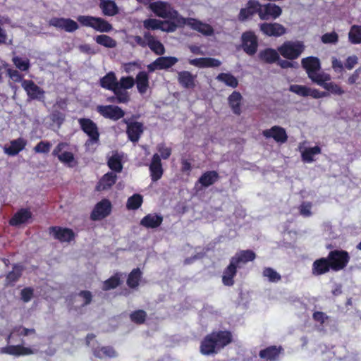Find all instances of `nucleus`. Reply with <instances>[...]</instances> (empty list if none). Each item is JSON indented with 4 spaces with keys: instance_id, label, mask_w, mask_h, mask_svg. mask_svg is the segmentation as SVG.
<instances>
[{
    "instance_id": "nucleus-1",
    "label": "nucleus",
    "mask_w": 361,
    "mask_h": 361,
    "mask_svg": "<svg viewBox=\"0 0 361 361\" xmlns=\"http://www.w3.org/2000/svg\"><path fill=\"white\" fill-rule=\"evenodd\" d=\"M233 341L231 331L214 330L207 334L201 341L200 352L203 355H214Z\"/></svg>"
},
{
    "instance_id": "nucleus-2",
    "label": "nucleus",
    "mask_w": 361,
    "mask_h": 361,
    "mask_svg": "<svg viewBox=\"0 0 361 361\" xmlns=\"http://www.w3.org/2000/svg\"><path fill=\"white\" fill-rule=\"evenodd\" d=\"M304 69L306 71L309 78L314 83L321 82V79L328 78L327 73L319 72L321 64L319 59L317 57L309 56L301 61Z\"/></svg>"
},
{
    "instance_id": "nucleus-3",
    "label": "nucleus",
    "mask_w": 361,
    "mask_h": 361,
    "mask_svg": "<svg viewBox=\"0 0 361 361\" xmlns=\"http://www.w3.org/2000/svg\"><path fill=\"white\" fill-rule=\"evenodd\" d=\"M78 121L81 130L88 136L85 144L86 148L89 149L92 145H98L100 133L97 125L87 118H80Z\"/></svg>"
},
{
    "instance_id": "nucleus-4",
    "label": "nucleus",
    "mask_w": 361,
    "mask_h": 361,
    "mask_svg": "<svg viewBox=\"0 0 361 361\" xmlns=\"http://www.w3.org/2000/svg\"><path fill=\"white\" fill-rule=\"evenodd\" d=\"M149 8L157 16L176 20L178 25L179 18H183L177 11L173 9L169 3L165 1H158L150 3Z\"/></svg>"
},
{
    "instance_id": "nucleus-5",
    "label": "nucleus",
    "mask_w": 361,
    "mask_h": 361,
    "mask_svg": "<svg viewBox=\"0 0 361 361\" xmlns=\"http://www.w3.org/2000/svg\"><path fill=\"white\" fill-rule=\"evenodd\" d=\"M304 49L303 42L300 41H287L278 48L282 56L290 60L298 58Z\"/></svg>"
},
{
    "instance_id": "nucleus-6",
    "label": "nucleus",
    "mask_w": 361,
    "mask_h": 361,
    "mask_svg": "<svg viewBox=\"0 0 361 361\" xmlns=\"http://www.w3.org/2000/svg\"><path fill=\"white\" fill-rule=\"evenodd\" d=\"M334 271L343 269L349 261V255L346 251L334 250L329 252L326 258Z\"/></svg>"
},
{
    "instance_id": "nucleus-7",
    "label": "nucleus",
    "mask_w": 361,
    "mask_h": 361,
    "mask_svg": "<svg viewBox=\"0 0 361 361\" xmlns=\"http://www.w3.org/2000/svg\"><path fill=\"white\" fill-rule=\"evenodd\" d=\"M187 25L192 30H196L203 35L205 36H212L214 35V29L213 27L205 23H203L199 20L189 18H179V25Z\"/></svg>"
},
{
    "instance_id": "nucleus-8",
    "label": "nucleus",
    "mask_w": 361,
    "mask_h": 361,
    "mask_svg": "<svg viewBox=\"0 0 361 361\" xmlns=\"http://www.w3.org/2000/svg\"><path fill=\"white\" fill-rule=\"evenodd\" d=\"M68 147L66 142H60L54 149L52 155L57 157L58 159L63 164L69 167L75 165L74 155L71 152L63 151Z\"/></svg>"
},
{
    "instance_id": "nucleus-9",
    "label": "nucleus",
    "mask_w": 361,
    "mask_h": 361,
    "mask_svg": "<svg viewBox=\"0 0 361 361\" xmlns=\"http://www.w3.org/2000/svg\"><path fill=\"white\" fill-rule=\"evenodd\" d=\"M96 109L104 118L112 121H118L125 115V112L121 107L114 105H99Z\"/></svg>"
},
{
    "instance_id": "nucleus-10",
    "label": "nucleus",
    "mask_w": 361,
    "mask_h": 361,
    "mask_svg": "<svg viewBox=\"0 0 361 361\" xmlns=\"http://www.w3.org/2000/svg\"><path fill=\"white\" fill-rule=\"evenodd\" d=\"M282 10L281 7L274 4H260L258 15L261 20H267L276 19L281 16Z\"/></svg>"
},
{
    "instance_id": "nucleus-11",
    "label": "nucleus",
    "mask_w": 361,
    "mask_h": 361,
    "mask_svg": "<svg viewBox=\"0 0 361 361\" xmlns=\"http://www.w3.org/2000/svg\"><path fill=\"white\" fill-rule=\"evenodd\" d=\"M36 331L33 328H25L22 326H15L6 337L7 343H23V340L22 337L35 335Z\"/></svg>"
},
{
    "instance_id": "nucleus-12",
    "label": "nucleus",
    "mask_w": 361,
    "mask_h": 361,
    "mask_svg": "<svg viewBox=\"0 0 361 361\" xmlns=\"http://www.w3.org/2000/svg\"><path fill=\"white\" fill-rule=\"evenodd\" d=\"M111 211V204L107 199H103L99 202L92 210L90 218L93 221L103 219L109 216Z\"/></svg>"
},
{
    "instance_id": "nucleus-13",
    "label": "nucleus",
    "mask_w": 361,
    "mask_h": 361,
    "mask_svg": "<svg viewBox=\"0 0 361 361\" xmlns=\"http://www.w3.org/2000/svg\"><path fill=\"white\" fill-rule=\"evenodd\" d=\"M258 47L257 38L255 35L251 32H247L242 35V48L248 55H254Z\"/></svg>"
},
{
    "instance_id": "nucleus-14",
    "label": "nucleus",
    "mask_w": 361,
    "mask_h": 361,
    "mask_svg": "<svg viewBox=\"0 0 361 361\" xmlns=\"http://www.w3.org/2000/svg\"><path fill=\"white\" fill-rule=\"evenodd\" d=\"M22 87L26 92L30 99L41 100L44 97V91L32 80H27L23 81Z\"/></svg>"
},
{
    "instance_id": "nucleus-15",
    "label": "nucleus",
    "mask_w": 361,
    "mask_h": 361,
    "mask_svg": "<svg viewBox=\"0 0 361 361\" xmlns=\"http://www.w3.org/2000/svg\"><path fill=\"white\" fill-rule=\"evenodd\" d=\"M49 231L50 235L61 243L71 242L75 236L73 230L68 228L52 226L49 228Z\"/></svg>"
},
{
    "instance_id": "nucleus-16",
    "label": "nucleus",
    "mask_w": 361,
    "mask_h": 361,
    "mask_svg": "<svg viewBox=\"0 0 361 361\" xmlns=\"http://www.w3.org/2000/svg\"><path fill=\"white\" fill-rule=\"evenodd\" d=\"M49 25L68 32H73L78 29V23L71 18H53L49 20Z\"/></svg>"
},
{
    "instance_id": "nucleus-17",
    "label": "nucleus",
    "mask_w": 361,
    "mask_h": 361,
    "mask_svg": "<svg viewBox=\"0 0 361 361\" xmlns=\"http://www.w3.org/2000/svg\"><path fill=\"white\" fill-rule=\"evenodd\" d=\"M27 144V142L25 138L18 137L5 145L3 148L4 152L8 156H16L25 148Z\"/></svg>"
},
{
    "instance_id": "nucleus-18",
    "label": "nucleus",
    "mask_w": 361,
    "mask_h": 361,
    "mask_svg": "<svg viewBox=\"0 0 361 361\" xmlns=\"http://www.w3.org/2000/svg\"><path fill=\"white\" fill-rule=\"evenodd\" d=\"M283 351V348L281 345H270L261 350L259 357L262 361H277Z\"/></svg>"
},
{
    "instance_id": "nucleus-19",
    "label": "nucleus",
    "mask_w": 361,
    "mask_h": 361,
    "mask_svg": "<svg viewBox=\"0 0 361 361\" xmlns=\"http://www.w3.org/2000/svg\"><path fill=\"white\" fill-rule=\"evenodd\" d=\"M1 353L13 355L16 357L29 355L34 353V351L28 347H25L23 345H7L1 349Z\"/></svg>"
},
{
    "instance_id": "nucleus-20",
    "label": "nucleus",
    "mask_w": 361,
    "mask_h": 361,
    "mask_svg": "<svg viewBox=\"0 0 361 361\" xmlns=\"http://www.w3.org/2000/svg\"><path fill=\"white\" fill-rule=\"evenodd\" d=\"M260 30L266 35L271 37H279L286 33V28L281 24L274 23H262L259 25Z\"/></svg>"
},
{
    "instance_id": "nucleus-21",
    "label": "nucleus",
    "mask_w": 361,
    "mask_h": 361,
    "mask_svg": "<svg viewBox=\"0 0 361 361\" xmlns=\"http://www.w3.org/2000/svg\"><path fill=\"white\" fill-rule=\"evenodd\" d=\"M262 135L266 138H273L276 142L284 143L287 141L288 136L284 128L275 126L270 129L262 131Z\"/></svg>"
},
{
    "instance_id": "nucleus-22",
    "label": "nucleus",
    "mask_w": 361,
    "mask_h": 361,
    "mask_svg": "<svg viewBox=\"0 0 361 361\" xmlns=\"http://www.w3.org/2000/svg\"><path fill=\"white\" fill-rule=\"evenodd\" d=\"M178 81L185 89H194L196 87L197 75L190 71H183L178 73Z\"/></svg>"
},
{
    "instance_id": "nucleus-23",
    "label": "nucleus",
    "mask_w": 361,
    "mask_h": 361,
    "mask_svg": "<svg viewBox=\"0 0 361 361\" xmlns=\"http://www.w3.org/2000/svg\"><path fill=\"white\" fill-rule=\"evenodd\" d=\"M126 123L127 124L126 133L129 140L133 142H137L139 140L142 133H143L142 123L137 121H126Z\"/></svg>"
},
{
    "instance_id": "nucleus-24",
    "label": "nucleus",
    "mask_w": 361,
    "mask_h": 361,
    "mask_svg": "<svg viewBox=\"0 0 361 361\" xmlns=\"http://www.w3.org/2000/svg\"><path fill=\"white\" fill-rule=\"evenodd\" d=\"M149 171L152 180L157 181L163 175V169L161 163V157L158 154L153 155L151 164L149 165Z\"/></svg>"
},
{
    "instance_id": "nucleus-25",
    "label": "nucleus",
    "mask_w": 361,
    "mask_h": 361,
    "mask_svg": "<svg viewBox=\"0 0 361 361\" xmlns=\"http://www.w3.org/2000/svg\"><path fill=\"white\" fill-rule=\"evenodd\" d=\"M259 11V3L255 0H250L246 6L241 8L238 15V20L244 21Z\"/></svg>"
},
{
    "instance_id": "nucleus-26",
    "label": "nucleus",
    "mask_w": 361,
    "mask_h": 361,
    "mask_svg": "<svg viewBox=\"0 0 361 361\" xmlns=\"http://www.w3.org/2000/svg\"><path fill=\"white\" fill-rule=\"evenodd\" d=\"M328 78L321 79V82H318L317 84L326 90H327L328 93H331L335 95H342L345 93V91L340 87L338 85L336 84L334 82H331V76L329 74H327Z\"/></svg>"
},
{
    "instance_id": "nucleus-27",
    "label": "nucleus",
    "mask_w": 361,
    "mask_h": 361,
    "mask_svg": "<svg viewBox=\"0 0 361 361\" xmlns=\"http://www.w3.org/2000/svg\"><path fill=\"white\" fill-rule=\"evenodd\" d=\"M255 257L256 255L255 252L252 250H242L237 252L231 259V261L238 267H240L241 264H245L248 262L253 261L255 259Z\"/></svg>"
},
{
    "instance_id": "nucleus-28",
    "label": "nucleus",
    "mask_w": 361,
    "mask_h": 361,
    "mask_svg": "<svg viewBox=\"0 0 361 361\" xmlns=\"http://www.w3.org/2000/svg\"><path fill=\"white\" fill-rule=\"evenodd\" d=\"M144 37L146 39L147 46L157 55H162L165 52L164 45L157 40L149 32H144Z\"/></svg>"
},
{
    "instance_id": "nucleus-29",
    "label": "nucleus",
    "mask_w": 361,
    "mask_h": 361,
    "mask_svg": "<svg viewBox=\"0 0 361 361\" xmlns=\"http://www.w3.org/2000/svg\"><path fill=\"white\" fill-rule=\"evenodd\" d=\"M32 218V213L28 209H21L11 219L9 224L11 226H19L28 222Z\"/></svg>"
},
{
    "instance_id": "nucleus-30",
    "label": "nucleus",
    "mask_w": 361,
    "mask_h": 361,
    "mask_svg": "<svg viewBox=\"0 0 361 361\" xmlns=\"http://www.w3.org/2000/svg\"><path fill=\"white\" fill-rule=\"evenodd\" d=\"M163 221V217L157 214H149L140 221V225L147 228L159 227Z\"/></svg>"
},
{
    "instance_id": "nucleus-31",
    "label": "nucleus",
    "mask_w": 361,
    "mask_h": 361,
    "mask_svg": "<svg viewBox=\"0 0 361 361\" xmlns=\"http://www.w3.org/2000/svg\"><path fill=\"white\" fill-rule=\"evenodd\" d=\"M189 63L198 68L218 67L221 61L214 58H199L189 60Z\"/></svg>"
},
{
    "instance_id": "nucleus-32",
    "label": "nucleus",
    "mask_w": 361,
    "mask_h": 361,
    "mask_svg": "<svg viewBox=\"0 0 361 361\" xmlns=\"http://www.w3.org/2000/svg\"><path fill=\"white\" fill-rule=\"evenodd\" d=\"M117 176L113 172H109L104 175L97 185L98 191L109 189L116 181Z\"/></svg>"
},
{
    "instance_id": "nucleus-33",
    "label": "nucleus",
    "mask_w": 361,
    "mask_h": 361,
    "mask_svg": "<svg viewBox=\"0 0 361 361\" xmlns=\"http://www.w3.org/2000/svg\"><path fill=\"white\" fill-rule=\"evenodd\" d=\"M331 265L326 258H320L315 260L312 264V274L319 276L328 272Z\"/></svg>"
},
{
    "instance_id": "nucleus-34",
    "label": "nucleus",
    "mask_w": 361,
    "mask_h": 361,
    "mask_svg": "<svg viewBox=\"0 0 361 361\" xmlns=\"http://www.w3.org/2000/svg\"><path fill=\"white\" fill-rule=\"evenodd\" d=\"M238 267L230 261L229 265L224 269L222 282L225 286H231L234 283L233 278L236 275Z\"/></svg>"
},
{
    "instance_id": "nucleus-35",
    "label": "nucleus",
    "mask_w": 361,
    "mask_h": 361,
    "mask_svg": "<svg viewBox=\"0 0 361 361\" xmlns=\"http://www.w3.org/2000/svg\"><path fill=\"white\" fill-rule=\"evenodd\" d=\"M138 92L144 94L147 92L149 88V75L145 71H141L137 73L135 80Z\"/></svg>"
},
{
    "instance_id": "nucleus-36",
    "label": "nucleus",
    "mask_w": 361,
    "mask_h": 361,
    "mask_svg": "<svg viewBox=\"0 0 361 361\" xmlns=\"http://www.w3.org/2000/svg\"><path fill=\"white\" fill-rule=\"evenodd\" d=\"M100 85L106 90H114L117 87V78L114 72H109L100 79Z\"/></svg>"
},
{
    "instance_id": "nucleus-37",
    "label": "nucleus",
    "mask_w": 361,
    "mask_h": 361,
    "mask_svg": "<svg viewBox=\"0 0 361 361\" xmlns=\"http://www.w3.org/2000/svg\"><path fill=\"white\" fill-rule=\"evenodd\" d=\"M99 7L104 16H114L118 12L116 3L112 0H100Z\"/></svg>"
},
{
    "instance_id": "nucleus-38",
    "label": "nucleus",
    "mask_w": 361,
    "mask_h": 361,
    "mask_svg": "<svg viewBox=\"0 0 361 361\" xmlns=\"http://www.w3.org/2000/svg\"><path fill=\"white\" fill-rule=\"evenodd\" d=\"M93 355L98 358L115 357L117 355L116 350L111 346L97 347L92 350Z\"/></svg>"
},
{
    "instance_id": "nucleus-39",
    "label": "nucleus",
    "mask_w": 361,
    "mask_h": 361,
    "mask_svg": "<svg viewBox=\"0 0 361 361\" xmlns=\"http://www.w3.org/2000/svg\"><path fill=\"white\" fill-rule=\"evenodd\" d=\"M219 173L215 171H209L204 173L198 179V182L203 187H209L218 180Z\"/></svg>"
},
{
    "instance_id": "nucleus-40",
    "label": "nucleus",
    "mask_w": 361,
    "mask_h": 361,
    "mask_svg": "<svg viewBox=\"0 0 361 361\" xmlns=\"http://www.w3.org/2000/svg\"><path fill=\"white\" fill-rule=\"evenodd\" d=\"M111 91L114 93V95L107 97V102L118 104H126L129 102L130 94L128 92H121L118 89Z\"/></svg>"
},
{
    "instance_id": "nucleus-41",
    "label": "nucleus",
    "mask_w": 361,
    "mask_h": 361,
    "mask_svg": "<svg viewBox=\"0 0 361 361\" xmlns=\"http://www.w3.org/2000/svg\"><path fill=\"white\" fill-rule=\"evenodd\" d=\"M259 58L268 63H272L279 59L278 52L273 49H266L259 54Z\"/></svg>"
},
{
    "instance_id": "nucleus-42",
    "label": "nucleus",
    "mask_w": 361,
    "mask_h": 361,
    "mask_svg": "<svg viewBox=\"0 0 361 361\" xmlns=\"http://www.w3.org/2000/svg\"><path fill=\"white\" fill-rule=\"evenodd\" d=\"M242 96L238 92H233L228 97V103L234 114L239 115L240 114V102Z\"/></svg>"
},
{
    "instance_id": "nucleus-43",
    "label": "nucleus",
    "mask_w": 361,
    "mask_h": 361,
    "mask_svg": "<svg viewBox=\"0 0 361 361\" xmlns=\"http://www.w3.org/2000/svg\"><path fill=\"white\" fill-rule=\"evenodd\" d=\"M92 28L101 32H109L113 30L112 25L106 20L96 17Z\"/></svg>"
},
{
    "instance_id": "nucleus-44",
    "label": "nucleus",
    "mask_w": 361,
    "mask_h": 361,
    "mask_svg": "<svg viewBox=\"0 0 361 361\" xmlns=\"http://www.w3.org/2000/svg\"><path fill=\"white\" fill-rule=\"evenodd\" d=\"M121 274L117 273L104 281L102 287V290L106 291L117 288L121 283Z\"/></svg>"
},
{
    "instance_id": "nucleus-45",
    "label": "nucleus",
    "mask_w": 361,
    "mask_h": 361,
    "mask_svg": "<svg viewBox=\"0 0 361 361\" xmlns=\"http://www.w3.org/2000/svg\"><path fill=\"white\" fill-rule=\"evenodd\" d=\"M348 40L353 44H361V25L351 26L348 32Z\"/></svg>"
},
{
    "instance_id": "nucleus-46",
    "label": "nucleus",
    "mask_w": 361,
    "mask_h": 361,
    "mask_svg": "<svg viewBox=\"0 0 361 361\" xmlns=\"http://www.w3.org/2000/svg\"><path fill=\"white\" fill-rule=\"evenodd\" d=\"M216 80L233 88H235L238 85L237 78L231 73H220L216 76Z\"/></svg>"
},
{
    "instance_id": "nucleus-47",
    "label": "nucleus",
    "mask_w": 361,
    "mask_h": 361,
    "mask_svg": "<svg viewBox=\"0 0 361 361\" xmlns=\"http://www.w3.org/2000/svg\"><path fill=\"white\" fill-rule=\"evenodd\" d=\"M159 70L168 69L174 66L178 59L174 56H161L157 59Z\"/></svg>"
},
{
    "instance_id": "nucleus-48",
    "label": "nucleus",
    "mask_w": 361,
    "mask_h": 361,
    "mask_svg": "<svg viewBox=\"0 0 361 361\" xmlns=\"http://www.w3.org/2000/svg\"><path fill=\"white\" fill-rule=\"evenodd\" d=\"M94 40L97 44L106 48H114L117 45L115 39L106 35H97L94 37Z\"/></svg>"
},
{
    "instance_id": "nucleus-49",
    "label": "nucleus",
    "mask_w": 361,
    "mask_h": 361,
    "mask_svg": "<svg viewBox=\"0 0 361 361\" xmlns=\"http://www.w3.org/2000/svg\"><path fill=\"white\" fill-rule=\"evenodd\" d=\"M142 276L140 269H134L129 274L127 279V284L130 288H134L139 285V281Z\"/></svg>"
},
{
    "instance_id": "nucleus-50",
    "label": "nucleus",
    "mask_w": 361,
    "mask_h": 361,
    "mask_svg": "<svg viewBox=\"0 0 361 361\" xmlns=\"http://www.w3.org/2000/svg\"><path fill=\"white\" fill-rule=\"evenodd\" d=\"M135 85V79L131 76L122 77L117 80V87L121 92H127L126 90L132 88Z\"/></svg>"
},
{
    "instance_id": "nucleus-51",
    "label": "nucleus",
    "mask_w": 361,
    "mask_h": 361,
    "mask_svg": "<svg viewBox=\"0 0 361 361\" xmlns=\"http://www.w3.org/2000/svg\"><path fill=\"white\" fill-rule=\"evenodd\" d=\"M143 202L142 196L139 194H135L128 199L126 207L129 210L137 209Z\"/></svg>"
},
{
    "instance_id": "nucleus-52",
    "label": "nucleus",
    "mask_w": 361,
    "mask_h": 361,
    "mask_svg": "<svg viewBox=\"0 0 361 361\" xmlns=\"http://www.w3.org/2000/svg\"><path fill=\"white\" fill-rule=\"evenodd\" d=\"M320 153L321 149L318 146L307 148L302 152V158L305 162H312L314 160L313 157Z\"/></svg>"
},
{
    "instance_id": "nucleus-53",
    "label": "nucleus",
    "mask_w": 361,
    "mask_h": 361,
    "mask_svg": "<svg viewBox=\"0 0 361 361\" xmlns=\"http://www.w3.org/2000/svg\"><path fill=\"white\" fill-rule=\"evenodd\" d=\"M12 61L16 67L21 71H27L30 67V60L27 58H22L15 56Z\"/></svg>"
},
{
    "instance_id": "nucleus-54",
    "label": "nucleus",
    "mask_w": 361,
    "mask_h": 361,
    "mask_svg": "<svg viewBox=\"0 0 361 361\" xmlns=\"http://www.w3.org/2000/svg\"><path fill=\"white\" fill-rule=\"evenodd\" d=\"M22 269L19 266H15L13 268V270L10 271L6 279V285H11L13 283L16 282L19 277L21 276Z\"/></svg>"
},
{
    "instance_id": "nucleus-55",
    "label": "nucleus",
    "mask_w": 361,
    "mask_h": 361,
    "mask_svg": "<svg viewBox=\"0 0 361 361\" xmlns=\"http://www.w3.org/2000/svg\"><path fill=\"white\" fill-rule=\"evenodd\" d=\"M161 24L162 20L155 18H148L143 21V27L148 30H160V27H162Z\"/></svg>"
},
{
    "instance_id": "nucleus-56",
    "label": "nucleus",
    "mask_w": 361,
    "mask_h": 361,
    "mask_svg": "<svg viewBox=\"0 0 361 361\" xmlns=\"http://www.w3.org/2000/svg\"><path fill=\"white\" fill-rule=\"evenodd\" d=\"M264 277L267 278L270 282H278L281 280V275L272 268H265L262 272Z\"/></svg>"
},
{
    "instance_id": "nucleus-57",
    "label": "nucleus",
    "mask_w": 361,
    "mask_h": 361,
    "mask_svg": "<svg viewBox=\"0 0 361 361\" xmlns=\"http://www.w3.org/2000/svg\"><path fill=\"white\" fill-rule=\"evenodd\" d=\"M128 43L133 47L140 46L141 47H146L147 42L146 39L139 35H130L128 37Z\"/></svg>"
},
{
    "instance_id": "nucleus-58",
    "label": "nucleus",
    "mask_w": 361,
    "mask_h": 361,
    "mask_svg": "<svg viewBox=\"0 0 361 361\" xmlns=\"http://www.w3.org/2000/svg\"><path fill=\"white\" fill-rule=\"evenodd\" d=\"M108 165L111 170L117 173L121 172L123 169L121 159L117 155H114L109 159Z\"/></svg>"
},
{
    "instance_id": "nucleus-59",
    "label": "nucleus",
    "mask_w": 361,
    "mask_h": 361,
    "mask_svg": "<svg viewBox=\"0 0 361 361\" xmlns=\"http://www.w3.org/2000/svg\"><path fill=\"white\" fill-rule=\"evenodd\" d=\"M51 143L48 141H40L34 147V151L36 153H48L51 148Z\"/></svg>"
},
{
    "instance_id": "nucleus-60",
    "label": "nucleus",
    "mask_w": 361,
    "mask_h": 361,
    "mask_svg": "<svg viewBox=\"0 0 361 361\" xmlns=\"http://www.w3.org/2000/svg\"><path fill=\"white\" fill-rule=\"evenodd\" d=\"M321 40L324 44H336L338 41V35L336 32H328L323 35Z\"/></svg>"
},
{
    "instance_id": "nucleus-61",
    "label": "nucleus",
    "mask_w": 361,
    "mask_h": 361,
    "mask_svg": "<svg viewBox=\"0 0 361 361\" xmlns=\"http://www.w3.org/2000/svg\"><path fill=\"white\" fill-rule=\"evenodd\" d=\"M289 90L296 94L302 97H307L308 87L305 85H292Z\"/></svg>"
},
{
    "instance_id": "nucleus-62",
    "label": "nucleus",
    "mask_w": 361,
    "mask_h": 361,
    "mask_svg": "<svg viewBox=\"0 0 361 361\" xmlns=\"http://www.w3.org/2000/svg\"><path fill=\"white\" fill-rule=\"evenodd\" d=\"M96 17L90 16H79L77 17L78 21L82 25L85 27H92L93 25V22L95 20Z\"/></svg>"
},
{
    "instance_id": "nucleus-63",
    "label": "nucleus",
    "mask_w": 361,
    "mask_h": 361,
    "mask_svg": "<svg viewBox=\"0 0 361 361\" xmlns=\"http://www.w3.org/2000/svg\"><path fill=\"white\" fill-rule=\"evenodd\" d=\"M78 298L82 302V305H86L92 301V295L90 291L82 290L78 293Z\"/></svg>"
},
{
    "instance_id": "nucleus-64",
    "label": "nucleus",
    "mask_w": 361,
    "mask_h": 361,
    "mask_svg": "<svg viewBox=\"0 0 361 361\" xmlns=\"http://www.w3.org/2000/svg\"><path fill=\"white\" fill-rule=\"evenodd\" d=\"M311 208V202H304L300 204L299 207L300 214L305 217L310 216L312 215Z\"/></svg>"
}]
</instances>
